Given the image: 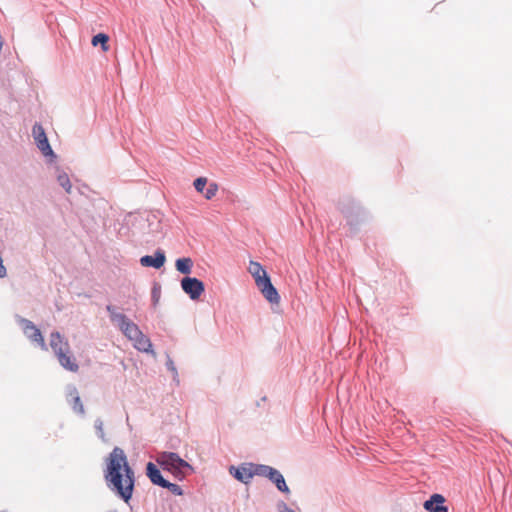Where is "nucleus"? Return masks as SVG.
Instances as JSON below:
<instances>
[{
    "mask_svg": "<svg viewBox=\"0 0 512 512\" xmlns=\"http://www.w3.org/2000/svg\"><path fill=\"white\" fill-rule=\"evenodd\" d=\"M104 478L108 488L125 503L132 498L135 486V472L130 466L123 449L115 447L106 459Z\"/></svg>",
    "mask_w": 512,
    "mask_h": 512,
    "instance_id": "1",
    "label": "nucleus"
},
{
    "mask_svg": "<svg viewBox=\"0 0 512 512\" xmlns=\"http://www.w3.org/2000/svg\"><path fill=\"white\" fill-rule=\"evenodd\" d=\"M110 318L115 322L120 330L134 343V347L143 352H149L152 346L150 339L145 336L139 327L129 320L124 314L117 313L112 306H107Z\"/></svg>",
    "mask_w": 512,
    "mask_h": 512,
    "instance_id": "2",
    "label": "nucleus"
},
{
    "mask_svg": "<svg viewBox=\"0 0 512 512\" xmlns=\"http://www.w3.org/2000/svg\"><path fill=\"white\" fill-rule=\"evenodd\" d=\"M49 345L55 353L59 364L64 369L71 372L79 370V365L70 351L68 341L59 332H52L50 334Z\"/></svg>",
    "mask_w": 512,
    "mask_h": 512,
    "instance_id": "3",
    "label": "nucleus"
},
{
    "mask_svg": "<svg viewBox=\"0 0 512 512\" xmlns=\"http://www.w3.org/2000/svg\"><path fill=\"white\" fill-rule=\"evenodd\" d=\"M249 273L253 276L255 283L263 296L270 302L278 304L280 301L279 294L272 285L270 278L260 263L251 261L248 267Z\"/></svg>",
    "mask_w": 512,
    "mask_h": 512,
    "instance_id": "4",
    "label": "nucleus"
},
{
    "mask_svg": "<svg viewBox=\"0 0 512 512\" xmlns=\"http://www.w3.org/2000/svg\"><path fill=\"white\" fill-rule=\"evenodd\" d=\"M155 460L163 470L179 479L185 477L187 472L192 470L191 465L174 452H158Z\"/></svg>",
    "mask_w": 512,
    "mask_h": 512,
    "instance_id": "5",
    "label": "nucleus"
},
{
    "mask_svg": "<svg viewBox=\"0 0 512 512\" xmlns=\"http://www.w3.org/2000/svg\"><path fill=\"white\" fill-rule=\"evenodd\" d=\"M183 291L189 295L192 300L199 299L204 293V284L197 278L185 277L181 280Z\"/></svg>",
    "mask_w": 512,
    "mask_h": 512,
    "instance_id": "6",
    "label": "nucleus"
},
{
    "mask_svg": "<svg viewBox=\"0 0 512 512\" xmlns=\"http://www.w3.org/2000/svg\"><path fill=\"white\" fill-rule=\"evenodd\" d=\"M21 325L27 338H29L32 342L37 343L42 350H47L44 337L41 331L34 325L33 322L27 319H22Z\"/></svg>",
    "mask_w": 512,
    "mask_h": 512,
    "instance_id": "7",
    "label": "nucleus"
},
{
    "mask_svg": "<svg viewBox=\"0 0 512 512\" xmlns=\"http://www.w3.org/2000/svg\"><path fill=\"white\" fill-rule=\"evenodd\" d=\"M33 136L35 139V142L37 144V147L41 150V152L45 156H51L53 155V150L48 142L46 133L43 129V127L40 124H35L33 126Z\"/></svg>",
    "mask_w": 512,
    "mask_h": 512,
    "instance_id": "8",
    "label": "nucleus"
},
{
    "mask_svg": "<svg viewBox=\"0 0 512 512\" xmlns=\"http://www.w3.org/2000/svg\"><path fill=\"white\" fill-rule=\"evenodd\" d=\"M444 503L445 498L441 494H433L429 500L424 502V508L428 512H448Z\"/></svg>",
    "mask_w": 512,
    "mask_h": 512,
    "instance_id": "9",
    "label": "nucleus"
},
{
    "mask_svg": "<svg viewBox=\"0 0 512 512\" xmlns=\"http://www.w3.org/2000/svg\"><path fill=\"white\" fill-rule=\"evenodd\" d=\"M166 257L164 252L158 250L153 256L145 255L141 257L140 263L144 267H154L156 269L161 268L165 263Z\"/></svg>",
    "mask_w": 512,
    "mask_h": 512,
    "instance_id": "10",
    "label": "nucleus"
},
{
    "mask_svg": "<svg viewBox=\"0 0 512 512\" xmlns=\"http://www.w3.org/2000/svg\"><path fill=\"white\" fill-rule=\"evenodd\" d=\"M146 474H147L148 478L150 479V481L154 485H158V486L163 487L164 484L167 482V480L164 479L163 476L161 475L160 470L152 462H149L147 464V466H146Z\"/></svg>",
    "mask_w": 512,
    "mask_h": 512,
    "instance_id": "11",
    "label": "nucleus"
},
{
    "mask_svg": "<svg viewBox=\"0 0 512 512\" xmlns=\"http://www.w3.org/2000/svg\"><path fill=\"white\" fill-rule=\"evenodd\" d=\"M67 400H68L69 404L72 406V409L74 410V412L81 414V415L84 414V406L81 401L79 392L75 387H73L69 390L68 395H67Z\"/></svg>",
    "mask_w": 512,
    "mask_h": 512,
    "instance_id": "12",
    "label": "nucleus"
},
{
    "mask_svg": "<svg viewBox=\"0 0 512 512\" xmlns=\"http://www.w3.org/2000/svg\"><path fill=\"white\" fill-rule=\"evenodd\" d=\"M232 469L235 470L234 477L243 483H248L253 477V464L232 467Z\"/></svg>",
    "mask_w": 512,
    "mask_h": 512,
    "instance_id": "13",
    "label": "nucleus"
},
{
    "mask_svg": "<svg viewBox=\"0 0 512 512\" xmlns=\"http://www.w3.org/2000/svg\"><path fill=\"white\" fill-rule=\"evenodd\" d=\"M269 473L270 476L268 479H270L276 485L279 491L287 494L290 493L283 475L278 470L274 469V471H269Z\"/></svg>",
    "mask_w": 512,
    "mask_h": 512,
    "instance_id": "14",
    "label": "nucleus"
},
{
    "mask_svg": "<svg viewBox=\"0 0 512 512\" xmlns=\"http://www.w3.org/2000/svg\"><path fill=\"white\" fill-rule=\"evenodd\" d=\"M176 269L182 273V274H190L192 267H193V261L189 257L179 258L176 260Z\"/></svg>",
    "mask_w": 512,
    "mask_h": 512,
    "instance_id": "15",
    "label": "nucleus"
},
{
    "mask_svg": "<svg viewBox=\"0 0 512 512\" xmlns=\"http://www.w3.org/2000/svg\"><path fill=\"white\" fill-rule=\"evenodd\" d=\"M108 41H109V36L107 34L99 33L92 38L91 43L93 46H97L98 44H101L102 50L104 52H107L109 50Z\"/></svg>",
    "mask_w": 512,
    "mask_h": 512,
    "instance_id": "16",
    "label": "nucleus"
},
{
    "mask_svg": "<svg viewBox=\"0 0 512 512\" xmlns=\"http://www.w3.org/2000/svg\"><path fill=\"white\" fill-rule=\"evenodd\" d=\"M57 181L67 193H71L72 184L70 182L69 176L66 173H60L57 177Z\"/></svg>",
    "mask_w": 512,
    "mask_h": 512,
    "instance_id": "17",
    "label": "nucleus"
},
{
    "mask_svg": "<svg viewBox=\"0 0 512 512\" xmlns=\"http://www.w3.org/2000/svg\"><path fill=\"white\" fill-rule=\"evenodd\" d=\"M269 471H274V468L265 465H253V476L260 475L268 478L270 476Z\"/></svg>",
    "mask_w": 512,
    "mask_h": 512,
    "instance_id": "18",
    "label": "nucleus"
},
{
    "mask_svg": "<svg viewBox=\"0 0 512 512\" xmlns=\"http://www.w3.org/2000/svg\"><path fill=\"white\" fill-rule=\"evenodd\" d=\"M218 188L219 187L217 183H210L204 194L205 198L208 200L212 199L216 195Z\"/></svg>",
    "mask_w": 512,
    "mask_h": 512,
    "instance_id": "19",
    "label": "nucleus"
},
{
    "mask_svg": "<svg viewBox=\"0 0 512 512\" xmlns=\"http://www.w3.org/2000/svg\"><path fill=\"white\" fill-rule=\"evenodd\" d=\"M163 488H167L169 491H171L174 495H182V489L179 485L171 483L167 481Z\"/></svg>",
    "mask_w": 512,
    "mask_h": 512,
    "instance_id": "20",
    "label": "nucleus"
},
{
    "mask_svg": "<svg viewBox=\"0 0 512 512\" xmlns=\"http://www.w3.org/2000/svg\"><path fill=\"white\" fill-rule=\"evenodd\" d=\"M206 184H207V178H205V177H199V178L195 179V181H194V187L197 190V192H200V193L203 192Z\"/></svg>",
    "mask_w": 512,
    "mask_h": 512,
    "instance_id": "21",
    "label": "nucleus"
},
{
    "mask_svg": "<svg viewBox=\"0 0 512 512\" xmlns=\"http://www.w3.org/2000/svg\"><path fill=\"white\" fill-rule=\"evenodd\" d=\"M95 429H96L97 435L102 440H105L104 423H103V421L101 419H97L95 421Z\"/></svg>",
    "mask_w": 512,
    "mask_h": 512,
    "instance_id": "22",
    "label": "nucleus"
},
{
    "mask_svg": "<svg viewBox=\"0 0 512 512\" xmlns=\"http://www.w3.org/2000/svg\"><path fill=\"white\" fill-rule=\"evenodd\" d=\"M277 507H278L279 512H295L294 510L289 508L287 506V504L285 502H283V501L279 502Z\"/></svg>",
    "mask_w": 512,
    "mask_h": 512,
    "instance_id": "23",
    "label": "nucleus"
},
{
    "mask_svg": "<svg viewBox=\"0 0 512 512\" xmlns=\"http://www.w3.org/2000/svg\"><path fill=\"white\" fill-rule=\"evenodd\" d=\"M167 366H168V368H169L170 370L175 371L174 364H173V362H172L171 360H169V361L167 362Z\"/></svg>",
    "mask_w": 512,
    "mask_h": 512,
    "instance_id": "24",
    "label": "nucleus"
}]
</instances>
